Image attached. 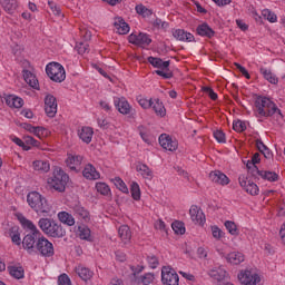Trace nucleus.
I'll return each instance as SVG.
<instances>
[{
  "label": "nucleus",
  "instance_id": "4d7b16f0",
  "mask_svg": "<svg viewBox=\"0 0 285 285\" xmlns=\"http://www.w3.org/2000/svg\"><path fill=\"white\" fill-rule=\"evenodd\" d=\"M212 235H213L214 239L219 240L224 237V232L219 227L213 226L212 227Z\"/></svg>",
  "mask_w": 285,
  "mask_h": 285
},
{
  "label": "nucleus",
  "instance_id": "c03bdc74",
  "mask_svg": "<svg viewBox=\"0 0 285 285\" xmlns=\"http://www.w3.org/2000/svg\"><path fill=\"white\" fill-rule=\"evenodd\" d=\"M130 193L135 202H139V199H141V189L139 188V184L132 183L130 187Z\"/></svg>",
  "mask_w": 285,
  "mask_h": 285
},
{
  "label": "nucleus",
  "instance_id": "20e7f679",
  "mask_svg": "<svg viewBox=\"0 0 285 285\" xmlns=\"http://www.w3.org/2000/svg\"><path fill=\"white\" fill-rule=\"evenodd\" d=\"M38 226L40 230H42V233L48 237L60 238L66 236V229H63L61 224L57 223L55 219L40 218Z\"/></svg>",
  "mask_w": 285,
  "mask_h": 285
},
{
  "label": "nucleus",
  "instance_id": "5701e85b",
  "mask_svg": "<svg viewBox=\"0 0 285 285\" xmlns=\"http://www.w3.org/2000/svg\"><path fill=\"white\" fill-rule=\"evenodd\" d=\"M173 36L175 37V39H177L178 41H187V42H193L195 41V36L184 29H176L173 32Z\"/></svg>",
  "mask_w": 285,
  "mask_h": 285
},
{
  "label": "nucleus",
  "instance_id": "13d9d810",
  "mask_svg": "<svg viewBox=\"0 0 285 285\" xmlns=\"http://www.w3.org/2000/svg\"><path fill=\"white\" fill-rule=\"evenodd\" d=\"M48 6L56 17H61V8H59L55 1H48Z\"/></svg>",
  "mask_w": 285,
  "mask_h": 285
},
{
  "label": "nucleus",
  "instance_id": "0e129e2a",
  "mask_svg": "<svg viewBox=\"0 0 285 285\" xmlns=\"http://www.w3.org/2000/svg\"><path fill=\"white\" fill-rule=\"evenodd\" d=\"M234 66L239 70V72L245 77L246 79H250V73H248V70H246L242 65L235 62Z\"/></svg>",
  "mask_w": 285,
  "mask_h": 285
},
{
  "label": "nucleus",
  "instance_id": "37998d69",
  "mask_svg": "<svg viewBox=\"0 0 285 285\" xmlns=\"http://www.w3.org/2000/svg\"><path fill=\"white\" fill-rule=\"evenodd\" d=\"M135 10H136L137 14H140V17H144V18L153 17V11L144 4H137Z\"/></svg>",
  "mask_w": 285,
  "mask_h": 285
},
{
  "label": "nucleus",
  "instance_id": "aec40b11",
  "mask_svg": "<svg viewBox=\"0 0 285 285\" xmlns=\"http://www.w3.org/2000/svg\"><path fill=\"white\" fill-rule=\"evenodd\" d=\"M27 130L38 137V139H46L47 137H50V131L45 127H35L27 124Z\"/></svg>",
  "mask_w": 285,
  "mask_h": 285
},
{
  "label": "nucleus",
  "instance_id": "4c0bfd02",
  "mask_svg": "<svg viewBox=\"0 0 285 285\" xmlns=\"http://www.w3.org/2000/svg\"><path fill=\"white\" fill-rule=\"evenodd\" d=\"M6 104L9 108H22L23 99L11 95L6 98Z\"/></svg>",
  "mask_w": 285,
  "mask_h": 285
},
{
  "label": "nucleus",
  "instance_id": "72a5a7b5",
  "mask_svg": "<svg viewBox=\"0 0 285 285\" xmlns=\"http://www.w3.org/2000/svg\"><path fill=\"white\" fill-rule=\"evenodd\" d=\"M151 108L157 117H164L166 115V107L159 98L153 100Z\"/></svg>",
  "mask_w": 285,
  "mask_h": 285
},
{
  "label": "nucleus",
  "instance_id": "864d4df0",
  "mask_svg": "<svg viewBox=\"0 0 285 285\" xmlns=\"http://www.w3.org/2000/svg\"><path fill=\"white\" fill-rule=\"evenodd\" d=\"M233 130H235V132H244V130H246V122L242 120H235L233 122Z\"/></svg>",
  "mask_w": 285,
  "mask_h": 285
},
{
  "label": "nucleus",
  "instance_id": "9d476101",
  "mask_svg": "<svg viewBox=\"0 0 285 285\" xmlns=\"http://www.w3.org/2000/svg\"><path fill=\"white\" fill-rule=\"evenodd\" d=\"M129 43H132L134 46H139V48H148L150 43H153V39L148 33L140 32L138 35L131 33L128 37Z\"/></svg>",
  "mask_w": 285,
  "mask_h": 285
},
{
  "label": "nucleus",
  "instance_id": "5fc2aeb1",
  "mask_svg": "<svg viewBox=\"0 0 285 285\" xmlns=\"http://www.w3.org/2000/svg\"><path fill=\"white\" fill-rule=\"evenodd\" d=\"M138 130H139V135H140L141 139H142L146 144H150V135L148 134V130H146V127L139 126V127H138Z\"/></svg>",
  "mask_w": 285,
  "mask_h": 285
},
{
  "label": "nucleus",
  "instance_id": "473e14b6",
  "mask_svg": "<svg viewBox=\"0 0 285 285\" xmlns=\"http://www.w3.org/2000/svg\"><path fill=\"white\" fill-rule=\"evenodd\" d=\"M257 175L261 179H265V181H279V175L275 171L258 170Z\"/></svg>",
  "mask_w": 285,
  "mask_h": 285
},
{
  "label": "nucleus",
  "instance_id": "ddd939ff",
  "mask_svg": "<svg viewBox=\"0 0 285 285\" xmlns=\"http://www.w3.org/2000/svg\"><path fill=\"white\" fill-rule=\"evenodd\" d=\"M114 106H116L118 112L120 115H131L132 114V105L128 102L126 97L115 98Z\"/></svg>",
  "mask_w": 285,
  "mask_h": 285
},
{
  "label": "nucleus",
  "instance_id": "e2e57ef3",
  "mask_svg": "<svg viewBox=\"0 0 285 285\" xmlns=\"http://www.w3.org/2000/svg\"><path fill=\"white\" fill-rule=\"evenodd\" d=\"M147 262L150 268H157L159 266V259L156 256H148Z\"/></svg>",
  "mask_w": 285,
  "mask_h": 285
},
{
  "label": "nucleus",
  "instance_id": "7ed1b4c3",
  "mask_svg": "<svg viewBox=\"0 0 285 285\" xmlns=\"http://www.w3.org/2000/svg\"><path fill=\"white\" fill-rule=\"evenodd\" d=\"M256 117H273V115L282 116V110L277 108V105L267 97H257L255 100Z\"/></svg>",
  "mask_w": 285,
  "mask_h": 285
},
{
  "label": "nucleus",
  "instance_id": "c85d7f7f",
  "mask_svg": "<svg viewBox=\"0 0 285 285\" xmlns=\"http://www.w3.org/2000/svg\"><path fill=\"white\" fill-rule=\"evenodd\" d=\"M75 272L83 282H88V279H92V275H95L92 271H90V268H87L83 265L76 266Z\"/></svg>",
  "mask_w": 285,
  "mask_h": 285
},
{
  "label": "nucleus",
  "instance_id": "6ab92c4d",
  "mask_svg": "<svg viewBox=\"0 0 285 285\" xmlns=\"http://www.w3.org/2000/svg\"><path fill=\"white\" fill-rule=\"evenodd\" d=\"M114 27L118 35H128V32H130V26L121 17L114 19Z\"/></svg>",
  "mask_w": 285,
  "mask_h": 285
},
{
  "label": "nucleus",
  "instance_id": "09e8293b",
  "mask_svg": "<svg viewBox=\"0 0 285 285\" xmlns=\"http://www.w3.org/2000/svg\"><path fill=\"white\" fill-rule=\"evenodd\" d=\"M171 228H173L174 233H176V235H184V233H186V227L184 226V223H181L179 220H175L171 224Z\"/></svg>",
  "mask_w": 285,
  "mask_h": 285
},
{
  "label": "nucleus",
  "instance_id": "4be33fe9",
  "mask_svg": "<svg viewBox=\"0 0 285 285\" xmlns=\"http://www.w3.org/2000/svg\"><path fill=\"white\" fill-rule=\"evenodd\" d=\"M228 273L226 272V269L224 267H216L214 269H212L209 272V276L213 279H216V282L220 283L224 282L225 277H227ZM229 283H225V284H218V285H227Z\"/></svg>",
  "mask_w": 285,
  "mask_h": 285
},
{
  "label": "nucleus",
  "instance_id": "58836bf2",
  "mask_svg": "<svg viewBox=\"0 0 285 285\" xmlns=\"http://www.w3.org/2000/svg\"><path fill=\"white\" fill-rule=\"evenodd\" d=\"M118 235L122 242H130L132 235L130 234V227L128 225H121L118 229Z\"/></svg>",
  "mask_w": 285,
  "mask_h": 285
},
{
  "label": "nucleus",
  "instance_id": "c9c22d12",
  "mask_svg": "<svg viewBox=\"0 0 285 285\" xmlns=\"http://www.w3.org/2000/svg\"><path fill=\"white\" fill-rule=\"evenodd\" d=\"M58 219L61 222V224H66L67 226H75V216L68 212L58 213Z\"/></svg>",
  "mask_w": 285,
  "mask_h": 285
},
{
  "label": "nucleus",
  "instance_id": "c756f323",
  "mask_svg": "<svg viewBox=\"0 0 285 285\" xmlns=\"http://www.w3.org/2000/svg\"><path fill=\"white\" fill-rule=\"evenodd\" d=\"M23 78L28 86H30L35 90H39V80L37 79V76H35V73H32L30 70H24Z\"/></svg>",
  "mask_w": 285,
  "mask_h": 285
},
{
  "label": "nucleus",
  "instance_id": "f8f14e48",
  "mask_svg": "<svg viewBox=\"0 0 285 285\" xmlns=\"http://www.w3.org/2000/svg\"><path fill=\"white\" fill-rule=\"evenodd\" d=\"M238 181L239 186H242L248 193V195H259V187L257 184L249 180L246 176H239Z\"/></svg>",
  "mask_w": 285,
  "mask_h": 285
},
{
  "label": "nucleus",
  "instance_id": "f257e3e1",
  "mask_svg": "<svg viewBox=\"0 0 285 285\" xmlns=\"http://www.w3.org/2000/svg\"><path fill=\"white\" fill-rule=\"evenodd\" d=\"M22 228L26 230H29L23 239H22V246L29 253V255H32L37 253V242H39V238L41 237V230L37 228V225L32 223V220L26 218L24 216L18 217Z\"/></svg>",
  "mask_w": 285,
  "mask_h": 285
},
{
  "label": "nucleus",
  "instance_id": "338daca9",
  "mask_svg": "<svg viewBox=\"0 0 285 285\" xmlns=\"http://www.w3.org/2000/svg\"><path fill=\"white\" fill-rule=\"evenodd\" d=\"M277 213H278L279 217L285 216V202L284 200H282L277 204Z\"/></svg>",
  "mask_w": 285,
  "mask_h": 285
},
{
  "label": "nucleus",
  "instance_id": "1a4fd4ad",
  "mask_svg": "<svg viewBox=\"0 0 285 285\" xmlns=\"http://www.w3.org/2000/svg\"><path fill=\"white\" fill-rule=\"evenodd\" d=\"M238 279L242 285H259L262 277L259 274L252 271H244L238 274Z\"/></svg>",
  "mask_w": 285,
  "mask_h": 285
},
{
  "label": "nucleus",
  "instance_id": "cd10ccee",
  "mask_svg": "<svg viewBox=\"0 0 285 285\" xmlns=\"http://www.w3.org/2000/svg\"><path fill=\"white\" fill-rule=\"evenodd\" d=\"M261 75L268 81V83H273L274 86H277L279 83V78L273 73V71L268 68L261 67L259 69Z\"/></svg>",
  "mask_w": 285,
  "mask_h": 285
},
{
  "label": "nucleus",
  "instance_id": "774afa93",
  "mask_svg": "<svg viewBox=\"0 0 285 285\" xmlns=\"http://www.w3.org/2000/svg\"><path fill=\"white\" fill-rule=\"evenodd\" d=\"M256 148L259 150V153H264L265 150H268V147L264 145V141L256 139Z\"/></svg>",
  "mask_w": 285,
  "mask_h": 285
},
{
  "label": "nucleus",
  "instance_id": "8fccbe9b",
  "mask_svg": "<svg viewBox=\"0 0 285 285\" xmlns=\"http://www.w3.org/2000/svg\"><path fill=\"white\" fill-rule=\"evenodd\" d=\"M262 16L264 17V19H267L269 23H277V14H275L271 10L268 9L263 10Z\"/></svg>",
  "mask_w": 285,
  "mask_h": 285
},
{
  "label": "nucleus",
  "instance_id": "a211bd4d",
  "mask_svg": "<svg viewBox=\"0 0 285 285\" xmlns=\"http://www.w3.org/2000/svg\"><path fill=\"white\" fill-rule=\"evenodd\" d=\"M71 210L75 215V217H78V219H81L82 222H90V212L86 209L81 204L73 205L71 207Z\"/></svg>",
  "mask_w": 285,
  "mask_h": 285
},
{
  "label": "nucleus",
  "instance_id": "412c9836",
  "mask_svg": "<svg viewBox=\"0 0 285 285\" xmlns=\"http://www.w3.org/2000/svg\"><path fill=\"white\" fill-rule=\"evenodd\" d=\"M82 175L86 179H90V180H97V179H100L101 177V174L97 171V168H95L92 164H88L85 166L82 170Z\"/></svg>",
  "mask_w": 285,
  "mask_h": 285
},
{
  "label": "nucleus",
  "instance_id": "bb28decb",
  "mask_svg": "<svg viewBox=\"0 0 285 285\" xmlns=\"http://www.w3.org/2000/svg\"><path fill=\"white\" fill-rule=\"evenodd\" d=\"M196 32L199 37H206L207 39H213L215 37V31L207 23L199 24Z\"/></svg>",
  "mask_w": 285,
  "mask_h": 285
},
{
  "label": "nucleus",
  "instance_id": "a18cd8bd",
  "mask_svg": "<svg viewBox=\"0 0 285 285\" xmlns=\"http://www.w3.org/2000/svg\"><path fill=\"white\" fill-rule=\"evenodd\" d=\"M78 235H79L80 239H85L88 242V239H90V228H88V226H86V225L79 226Z\"/></svg>",
  "mask_w": 285,
  "mask_h": 285
},
{
  "label": "nucleus",
  "instance_id": "69168bd1",
  "mask_svg": "<svg viewBox=\"0 0 285 285\" xmlns=\"http://www.w3.org/2000/svg\"><path fill=\"white\" fill-rule=\"evenodd\" d=\"M197 256L199 257V259H206V257H208V249H206L205 247H198Z\"/></svg>",
  "mask_w": 285,
  "mask_h": 285
},
{
  "label": "nucleus",
  "instance_id": "423d86ee",
  "mask_svg": "<svg viewBox=\"0 0 285 285\" xmlns=\"http://www.w3.org/2000/svg\"><path fill=\"white\" fill-rule=\"evenodd\" d=\"M47 77L56 83L66 81V69L59 62H49L46 66Z\"/></svg>",
  "mask_w": 285,
  "mask_h": 285
},
{
  "label": "nucleus",
  "instance_id": "4468645a",
  "mask_svg": "<svg viewBox=\"0 0 285 285\" xmlns=\"http://www.w3.org/2000/svg\"><path fill=\"white\" fill-rule=\"evenodd\" d=\"M189 215L194 224H198V226H204V224H206V215L197 205L190 207Z\"/></svg>",
  "mask_w": 285,
  "mask_h": 285
},
{
  "label": "nucleus",
  "instance_id": "79ce46f5",
  "mask_svg": "<svg viewBox=\"0 0 285 285\" xmlns=\"http://www.w3.org/2000/svg\"><path fill=\"white\" fill-rule=\"evenodd\" d=\"M9 236L11 237V242L17 246H21V234L17 227H12L10 229Z\"/></svg>",
  "mask_w": 285,
  "mask_h": 285
},
{
  "label": "nucleus",
  "instance_id": "dca6fc26",
  "mask_svg": "<svg viewBox=\"0 0 285 285\" xmlns=\"http://www.w3.org/2000/svg\"><path fill=\"white\" fill-rule=\"evenodd\" d=\"M209 179L214 184H218V186H228L230 184V178L226 176V174L219 171V170H214L209 173Z\"/></svg>",
  "mask_w": 285,
  "mask_h": 285
},
{
  "label": "nucleus",
  "instance_id": "a19ab883",
  "mask_svg": "<svg viewBox=\"0 0 285 285\" xmlns=\"http://www.w3.org/2000/svg\"><path fill=\"white\" fill-rule=\"evenodd\" d=\"M225 228L228 230L229 235H233L234 237L239 236V228L237 227V224H235V222L226 220Z\"/></svg>",
  "mask_w": 285,
  "mask_h": 285
},
{
  "label": "nucleus",
  "instance_id": "0eeeda50",
  "mask_svg": "<svg viewBox=\"0 0 285 285\" xmlns=\"http://www.w3.org/2000/svg\"><path fill=\"white\" fill-rule=\"evenodd\" d=\"M36 253H39L42 257H52L55 255V245L43 234H40L38 238Z\"/></svg>",
  "mask_w": 285,
  "mask_h": 285
},
{
  "label": "nucleus",
  "instance_id": "49530a36",
  "mask_svg": "<svg viewBox=\"0 0 285 285\" xmlns=\"http://www.w3.org/2000/svg\"><path fill=\"white\" fill-rule=\"evenodd\" d=\"M153 282H155V275L151 273L145 274L144 276H140L136 279V283L144 285L153 284Z\"/></svg>",
  "mask_w": 285,
  "mask_h": 285
},
{
  "label": "nucleus",
  "instance_id": "ea45409f",
  "mask_svg": "<svg viewBox=\"0 0 285 285\" xmlns=\"http://www.w3.org/2000/svg\"><path fill=\"white\" fill-rule=\"evenodd\" d=\"M137 104L144 109L148 110L149 108H153V98L148 99L144 96H137L136 98Z\"/></svg>",
  "mask_w": 285,
  "mask_h": 285
},
{
  "label": "nucleus",
  "instance_id": "a878e982",
  "mask_svg": "<svg viewBox=\"0 0 285 285\" xmlns=\"http://www.w3.org/2000/svg\"><path fill=\"white\" fill-rule=\"evenodd\" d=\"M136 170L137 173H139V175H141L144 179H148L149 181L154 177L153 169H150V167H148V165L144 163H138L136 166Z\"/></svg>",
  "mask_w": 285,
  "mask_h": 285
},
{
  "label": "nucleus",
  "instance_id": "7c9ffc66",
  "mask_svg": "<svg viewBox=\"0 0 285 285\" xmlns=\"http://www.w3.org/2000/svg\"><path fill=\"white\" fill-rule=\"evenodd\" d=\"M0 6L8 14H14V11L19 8V1L17 0H0Z\"/></svg>",
  "mask_w": 285,
  "mask_h": 285
},
{
  "label": "nucleus",
  "instance_id": "2eb2a0df",
  "mask_svg": "<svg viewBox=\"0 0 285 285\" xmlns=\"http://www.w3.org/2000/svg\"><path fill=\"white\" fill-rule=\"evenodd\" d=\"M45 112L47 117L57 115V98L50 94L45 97Z\"/></svg>",
  "mask_w": 285,
  "mask_h": 285
},
{
  "label": "nucleus",
  "instance_id": "3c124183",
  "mask_svg": "<svg viewBox=\"0 0 285 285\" xmlns=\"http://www.w3.org/2000/svg\"><path fill=\"white\" fill-rule=\"evenodd\" d=\"M115 186L121 190V193H128V186H126V183L120 177H115L112 179Z\"/></svg>",
  "mask_w": 285,
  "mask_h": 285
},
{
  "label": "nucleus",
  "instance_id": "9b49d317",
  "mask_svg": "<svg viewBox=\"0 0 285 285\" xmlns=\"http://www.w3.org/2000/svg\"><path fill=\"white\" fill-rule=\"evenodd\" d=\"M159 145L161 148H164V150H169L170 153H175V150L179 148V142L167 134L159 136Z\"/></svg>",
  "mask_w": 285,
  "mask_h": 285
},
{
  "label": "nucleus",
  "instance_id": "e433bc0d",
  "mask_svg": "<svg viewBox=\"0 0 285 285\" xmlns=\"http://www.w3.org/2000/svg\"><path fill=\"white\" fill-rule=\"evenodd\" d=\"M147 61L154 67V68H161L163 70L168 68L170 66V61H164L160 58H155L153 56L147 58Z\"/></svg>",
  "mask_w": 285,
  "mask_h": 285
},
{
  "label": "nucleus",
  "instance_id": "b1692460",
  "mask_svg": "<svg viewBox=\"0 0 285 285\" xmlns=\"http://www.w3.org/2000/svg\"><path fill=\"white\" fill-rule=\"evenodd\" d=\"M92 135H95V130L91 127H81L78 130V137L83 144H90L92 141Z\"/></svg>",
  "mask_w": 285,
  "mask_h": 285
},
{
  "label": "nucleus",
  "instance_id": "bf43d9fd",
  "mask_svg": "<svg viewBox=\"0 0 285 285\" xmlns=\"http://www.w3.org/2000/svg\"><path fill=\"white\" fill-rule=\"evenodd\" d=\"M58 285H72V281H70L68 274H61L58 277Z\"/></svg>",
  "mask_w": 285,
  "mask_h": 285
},
{
  "label": "nucleus",
  "instance_id": "39448f33",
  "mask_svg": "<svg viewBox=\"0 0 285 285\" xmlns=\"http://www.w3.org/2000/svg\"><path fill=\"white\" fill-rule=\"evenodd\" d=\"M69 179L70 177L68 174H66L63 169L57 167L53 169L52 176L48 178V185L58 193H65Z\"/></svg>",
  "mask_w": 285,
  "mask_h": 285
},
{
  "label": "nucleus",
  "instance_id": "2f4dec72",
  "mask_svg": "<svg viewBox=\"0 0 285 285\" xmlns=\"http://www.w3.org/2000/svg\"><path fill=\"white\" fill-rule=\"evenodd\" d=\"M244 259H246V256L242 252H232L226 256V261L229 264H234V266H238Z\"/></svg>",
  "mask_w": 285,
  "mask_h": 285
},
{
  "label": "nucleus",
  "instance_id": "603ef678",
  "mask_svg": "<svg viewBox=\"0 0 285 285\" xmlns=\"http://www.w3.org/2000/svg\"><path fill=\"white\" fill-rule=\"evenodd\" d=\"M26 144H27V148L24 147L26 150H30V146H33L35 148H39L41 146V142L35 139L32 136L26 137Z\"/></svg>",
  "mask_w": 285,
  "mask_h": 285
},
{
  "label": "nucleus",
  "instance_id": "393cba45",
  "mask_svg": "<svg viewBox=\"0 0 285 285\" xmlns=\"http://www.w3.org/2000/svg\"><path fill=\"white\" fill-rule=\"evenodd\" d=\"M32 168L36 173L43 175L50 173V161L48 160H35L32 163Z\"/></svg>",
  "mask_w": 285,
  "mask_h": 285
},
{
  "label": "nucleus",
  "instance_id": "052dcab7",
  "mask_svg": "<svg viewBox=\"0 0 285 285\" xmlns=\"http://www.w3.org/2000/svg\"><path fill=\"white\" fill-rule=\"evenodd\" d=\"M76 50L78 55H86L89 50L88 43L80 42L79 45L76 46Z\"/></svg>",
  "mask_w": 285,
  "mask_h": 285
},
{
  "label": "nucleus",
  "instance_id": "680f3d73",
  "mask_svg": "<svg viewBox=\"0 0 285 285\" xmlns=\"http://www.w3.org/2000/svg\"><path fill=\"white\" fill-rule=\"evenodd\" d=\"M203 90H204V92H206V95H208V97L212 99V101H217V92H215V90H213V88L204 87Z\"/></svg>",
  "mask_w": 285,
  "mask_h": 285
},
{
  "label": "nucleus",
  "instance_id": "de8ad7c7",
  "mask_svg": "<svg viewBox=\"0 0 285 285\" xmlns=\"http://www.w3.org/2000/svg\"><path fill=\"white\" fill-rule=\"evenodd\" d=\"M96 190L106 197L110 193V186L106 183H96Z\"/></svg>",
  "mask_w": 285,
  "mask_h": 285
},
{
  "label": "nucleus",
  "instance_id": "f704fd0d",
  "mask_svg": "<svg viewBox=\"0 0 285 285\" xmlns=\"http://www.w3.org/2000/svg\"><path fill=\"white\" fill-rule=\"evenodd\" d=\"M8 272L14 279H23L26 277V271L22 266H9Z\"/></svg>",
  "mask_w": 285,
  "mask_h": 285
},
{
  "label": "nucleus",
  "instance_id": "f03ea898",
  "mask_svg": "<svg viewBox=\"0 0 285 285\" xmlns=\"http://www.w3.org/2000/svg\"><path fill=\"white\" fill-rule=\"evenodd\" d=\"M27 203L37 213V215H41L42 217H48L50 215V210H52V206L48 203V199L40 195L38 191H31L27 195Z\"/></svg>",
  "mask_w": 285,
  "mask_h": 285
},
{
  "label": "nucleus",
  "instance_id": "6e6d98bb",
  "mask_svg": "<svg viewBox=\"0 0 285 285\" xmlns=\"http://www.w3.org/2000/svg\"><path fill=\"white\" fill-rule=\"evenodd\" d=\"M214 138L218 144H226V134H224L222 130L217 129L214 131Z\"/></svg>",
  "mask_w": 285,
  "mask_h": 285
},
{
  "label": "nucleus",
  "instance_id": "6e6552de",
  "mask_svg": "<svg viewBox=\"0 0 285 285\" xmlns=\"http://www.w3.org/2000/svg\"><path fill=\"white\" fill-rule=\"evenodd\" d=\"M161 282L164 285H179V275L170 266L161 268Z\"/></svg>",
  "mask_w": 285,
  "mask_h": 285
},
{
  "label": "nucleus",
  "instance_id": "f3484780",
  "mask_svg": "<svg viewBox=\"0 0 285 285\" xmlns=\"http://www.w3.org/2000/svg\"><path fill=\"white\" fill-rule=\"evenodd\" d=\"M81 161H83V157L75 154H68L66 166L67 168H70V170H79V168H81Z\"/></svg>",
  "mask_w": 285,
  "mask_h": 285
}]
</instances>
